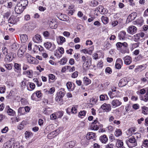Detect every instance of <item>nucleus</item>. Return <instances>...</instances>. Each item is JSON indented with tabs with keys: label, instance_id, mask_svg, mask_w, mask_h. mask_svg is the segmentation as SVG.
Wrapping results in <instances>:
<instances>
[{
	"label": "nucleus",
	"instance_id": "obj_33",
	"mask_svg": "<svg viewBox=\"0 0 148 148\" xmlns=\"http://www.w3.org/2000/svg\"><path fill=\"white\" fill-rule=\"evenodd\" d=\"M66 85L68 89L69 90L73 91V88H71L72 83L71 82H68L66 83Z\"/></svg>",
	"mask_w": 148,
	"mask_h": 148
},
{
	"label": "nucleus",
	"instance_id": "obj_15",
	"mask_svg": "<svg viewBox=\"0 0 148 148\" xmlns=\"http://www.w3.org/2000/svg\"><path fill=\"white\" fill-rule=\"evenodd\" d=\"M56 40L58 43L60 44H62L66 41L65 38L61 36L57 37Z\"/></svg>",
	"mask_w": 148,
	"mask_h": 148
},
{
	"label": "nucleus",
	"instance_id": "obj_44",
	"mask_svg": "<svg viewBox=\"0 0 148 148\" xmlns=\"http://www.w3.org/2000/svg\"><path fill=\"white\" fill-rule=\"evenodd\" d=\"M55 100L58 102H59L62 100V98L57 94V95L55 98Z\"/></svg>",
	"mask_w": 148,
	"mask_h": 148
},
{
	"label": "nucleus",
	"instance_id": "obj_43",
	"mask_svg": "<svg viewBox=\"0 0 148 148\" xmlns=\"http://www.w3.org/2000/svg\"><path fill=\"white\" fill-rule=\"evenodd\" d=\"M134 40L135 41H137L139 40L140 38L139 34H136L134 36Z\"/></svg>",
	"mask_w": 148,
	"mask_h": 148
},
{
	"label": "nucleus",
	"instance_id": "obj_28",
	"mask_svg": "<svg viewBox=\"0 0 148 148\" xmlns=\"http://www.w3.org/2000/svg\"><path fill=\"white\" fill-rule=\"evenodd\" d=\"M99 3L97 0H91L90 5L92 7H95L98 5Z\"/></svg>",
	"mask_w": 148,
	"mask_h": 148
},
{
	"label": "nucleus",
	"instance_id": "obj_58",
	"mask_svg": "<svg viewBox=\"0 0 148 148\" xmlns=\"http://www.w3.org/2000/svg\"><path fill=\"white\" fill-rule=\"evenodd\" d=\"M57 94L62 98L64 95L65 92H64L60 91Z\"/></svg>",
	"mask_w": 148,
	"mask_h": 148
},
{
	"label": "nucleus",
	"instance_id": "obj_45",
	"mask_svg": "<svg viewBox=\"0 0 148 148\" xmlns=\"http://www.w3.org/2000/svg\"><path fill=\"white\" fill-rule=\"evenodd\" d=\"M29 86L31 90L28 89L29 91H31L33 90L35 88V85L33 83H29Z\"/></svg>",
	"mask_w": 148,
	"mask_h": 148
},
{
	"label": "nucleus",
	"instance_id": "obj_55",
	"mask_svg": "<svg viewBox=\"0 0 148 148\" xmlns=\"http://www.w3.org/2000/svg\"><path fill=\"white\" fill-rule=\"evenodd\" d=\"M39 46H37L35 45L34 46V48L33 49V51L34 52V53L38 52V50H39Z\"/></svg>",
	"mask_w": 148,
	"mask_h": 148
},
{
	"label": "nucleus",
	"instance_id": "obj_1",
	"mask_svg": "<svg viewBox=\"0 0 148 148\" xmlns=\"http://www.w3.org/2000/svg\"><path fill=\"white\" fill-rule=\"evenodd\" d=\"M82 62H84L83 67L86 70L89 69L91 64V58L89 56H87L86 58L84 56L82 57Z\"/></svg>",
	"mask_w": 148,
	"mask_h": 148
},
{
	"label": "nucleus",
	"instance_id": "obj_56",
	"mask_svg": "<svg viewBox=\"0 0 148 148\" xmlns=\"http://www.w3.org/2000/svg\"><path fill=\"white\" fill-rule=\"evenodd\" d=\"M113 144L112 143H109L105 146L106 148H113Z\"/></svg>",
	"mask_w": 148,
	"mask_h": 148
},
{
	"label": "nucleus",
	"instance_id": "obj_59",
	"mask_svg": "<svg viewBox=\"0 0 148 148\" xmlns=\"http://www.w3.org/2000/svg\"><path fill=\"white\" fill-rule=\"evenodd\" d=\"M8 127H5L2 130L1 132L2 133H6L8 132Z\"/></svg>",
	"mask_w": 148,
	"mask_h": 148
},
{
	"label": "nucleus",
	"instance_id": "obj_23",
	"mask_svg": "<svg viewBox=\"0 0 148 148\" xmlns=\"http://www.w3.org/2000/svg\"><path fill=\"white\" fill-rule=\"evenodd\" d=\"M23 74H27L28 77L29 78H31L32 76V71L31 70L24 71L23 72Z\"/></svg>",
	"mask_w": 148,
	"mask_h": 148
},
{
	"label": "nucleus",
	"instance_id": "obj_13",
	"mask_svg": "<svg viewBox=\"0 0 148 148\" xmlns=\"http://www.w3.org/2000/svg\"><path fill=\"white\" fill-rule=\"evenodd\" d=\"M33 40L35 42H39L40 41H41L42 40L41 36L39 34H36L34 37H33Z\"/></svg>",
	"mask_w": 148,
	"mask_h": 148
},
{
	"label": "nucleus",
	"instance_id": "obj_24",
	"mask_svg": "<svg viewBox=\"0 0 148 148\" xmlns=\"http://www.w3.org/2000/svg\"><path fill=\"white\" fill-rule=\"evenodd\" d=\"M52 112V110L50 108H45L44 110L43 113L44 114L47 115H49Z\"/></svg>",
	"mask_w": 148,
	"mask_h": 148
},
{
	"label": "nucleus",
	"instance_id": "obj_19",
	"mask_svg": "<svg viewBox=\"0 0 148 148\" xmlns=\"http://www.w3.org/2000/svg\"><path fill=\"white\" fill-rule=\"evenodd\" d=\"M20 39L21 42H25L28 40V36L25 34H21L20 36Z\"/></svg>",
	"mask_w": 148,
	"mask_h": 148
},
{
	"label": "nucleus",
	"instance_id": "obj_52",
	"mask_svg": "<svg viewBox=\"0 0 148 148\" xmlns=\"http://www.w3.org/2000/svg\"><path fill=\"white\" fill-rule=\"evenodd\" d=\"M105 72L109 74H111L112 72V69L109 67H107L105 69Z\"/></svg>",
	"mask_w": 148,
	"mask_h": 148
},
{
	"label": "nucleus",
	"instance_id": "obj_6",
	"mask_svg": "<svg viewBox=\"0 0 148 148\" xmlns=\"http://www.w3.org/2000/svg\"><path fill=\"white\" fill-rule=\"evenodd\" d=\"M32 25L30 23L25 24L23 27V29L26 31H30L33 29Z\"/></svg>",
	"mask_w": 148,
	"mask_h": 148
},
{
	"label": "nucleus",
	"instance_id": "obj_26",
	"mask_svg": "<svg viewBox=\"0 0 148 148\" xmlns=\"http://www.w3.org/2000/svg\"><path fill=\"white\" fill-rule=\"evenodd\" d=\"M18 114L19 115H23L25 114V109L24 107L19 108L18 109Z\"/></svg>",
	"mask_w": 148,
	"mask_h": 148
},
{
	"label": "nucleus",
	"instance_id": "obj_3",
	"mask_svg": "<svg viewBox=\"0 0 148 148\" xmlns=\"http://www.w3.org/2000/svg\"><path fill=\"white\" fill-rule=\"evenodd\" d=\"M45 48L50 50L53 51L54 50L56 47V45L54 44H52L50 42H46L44 44Z\"/></svg>",
	"mask_w": 148,
	"mask_h": 148
},
{
	"label": "nucleus",
	"instance_id": "obj_37",
	"mask_svg": "<svg viewBox=\"0 0 148 148\" xmlns=\"http://www.w3.org/2000/svg\"><path fill=\"white\" fill-rule=\"evenodd\" d=\"M24 50L20 49L18 51V55L19 57H21L24 53Z\"/></svg>",
	"mask_w": 148,
	"mask_h": 148
},
{
	"label": "nucleus",
	"instance_id": "obj_11",
	"mask_svg": "<svg viewBox=\"0 0 148 148\" xmlns=\"http://www.w3.org/2000/svg\"><path fill=\"white\" fill-rule=\"evenodd\" d=\"M124 63L126 65H129L132 62V59L131 57L128 56H127L123 58Z\"/></svg>",
	"mask_w": 148,
	"mask_h": 148
},
{
	"label": "nucleus",
	"instance_id": "obj_27",
	"mask_svg": "<svg viewBox=\"0 0 148 148\" xmlns=\"http://www.w3.org/2000/svg\"><path fill=\"white\" fill-rule=\"evenodd\" d=\"M142 109V112L144 114H148V108L145 106L141 107Z\"/></svg>",
	"mask_w": 148,
	"mask_h": 148
},
{
	"label": "nucleus",
	"instance_id": "obj_12",
	"mask_svg": "<svg viewBox=\"0 0 148 148\" xmlns=\"http://www.w3.org/2000/svg\"><path fill=\"white\" fill-rule=\"evenodd\" d=\"M18 21V18L14 16H11L8 19V23L12 24H15Z\"/></svg>",
	"mask_w": 148,
	"mask_h": 148
},
{
	"label": "nucleus",
	"instance_id": "obj_10",
	"mask_svg": "<svg viewBox=\"0 0 148 148\" xmlns=\"http://www.w3.org/2000/svg\"><path fill=\"white\" fill-rule=\"evenodd\" d=\"M101 108L106 112L110 111L111 109L110 105V104L104 103L101 106Z\"/></svg>",
	"mask_w": 148,
	"mask_h": 148
},
{
	"label": "nucleus",
	"instance_id": "obj_57",
	"mask_svg": "<svg viewBox=\"0 0 148 148\" xmlns=\"http://www.w3.org/2000/svg\"><path fill=\"white\" fill-rule=\"evenodd\" d=\"M36 69L37 70L39 71L40 72H42V71H43L44 70V68H42L41 66L40 65H38V66H37L36 67Z\"/></svg>",
	"mask_w": 148,
	"mask_h": 148
},
{
	"label": "nucleus",
	"instance_id": "obj_53",
	"mask_svg": "<svg viewBox=\"0 0 148 148\" xmlns=\"http://www.w3.org/2000/svg\"><path fill=\"white\" fill-rule=\"evenodd\" d=\"M3 52L5 55H6L8 53L7 49L5 47H4L2 48Z\"/></svg>",
	"mask_w": 148,
	"mask_h": 148
},
{
	"label": "nucleus",
	"instance_id": "obj_21",
	"mask_svg": "<svg viewBox=\"0 0 148 148\" xmlns=\"http://www.w3.org/2000/svg\"><path fill=\"white\" fill-rule=\"evenodd\" d=\"M18 4H20L21 6L25 8L28 4V1L27 0H23L21 1Z\"/></svg>",
	"mask_w": 148,
	"mask_h": 148
},
{
	"label": "nucleus",
	"instance_id": "obj_54",
	"mask_svg": "<svg viewBox=\"0 0 148 148\" xmlns=\"http://www.w3.org/2000/svg\"><path fill=\"white\" fill-rule=\"evenodd\" d=\"M78 75V72L77 71L74 72L72 75L71 77L73 78L77 77Z\"/></svg>",
	"mask_w": 148,
	"mask_h": 148
},
{
	"label": "nucleus",
	"instance_id": "obj_42",
	"mask_svg": "<svg viewBox=\"0 0 148 148\" xmlns=\"http://www.w3.org/2000/svg\"><path fill=\"white\" fill-rule=\"evenodd\" d=\"M27 60L28 62L30 63L34 64L35 63L34 58L33 57H30Z\"/></svg>",
	"mask_w": 148,
	"mask_h": 148
},
{
	"label": "nucleus",
	"instance_id": "obj_49",
	"mask_svg": "<svg viewBox=\"0 0 148 148\" xmlns=\"http://www.w3.org/2000/svg\"><path fill=\"white\" fill-rule=\"evenodd\" d=\"M86 113L85 110L81 111L79 113V116H85Z\"/></svg>",
	"mask_w": 148,
	"mask_h": 148
},
{
	"label": "nucleus",
	"instance_id": "obj_64",
	"mask_svg": "<svg viewBox=\"0 0 148 148\" xmlns=\"http://www.w3.org/2000/svg\"><path fill=\"white\" fill-rule=\"evenodd\" d=\"M143 100L145 101H147L148 100V92L146 93L145 95Z\"/></svg>",
	"mask_w": 148,
	"mask_h": 148
},
{
	"label": "nucleus",
	"instance_id": "obj_46",
	"mask_svg": "<svg viewBox=\"0 0 148 148\" xmlns=\"http://www.w3.org/2000/svg\"><path fill=\"white\" fill-rule=\"evenodd\" d=\"M67 61V59L64 58L61 59L60 64L61 65H64L66 63Z\"/></svg>",
	"mask_w": 148,
	"mask_h": 148
},
{
	"label": "nucleus",
	"instance_id": "obj_38",
	"mask_svg": "<svg viewBox=\"0 0 148 148\" xmlns=\"http://www.w3.org/2000/svg\"><path fill=\"white\" fill-rule=\"evenodd\" d=\"M18 47L19 46L17 44L15 43H13L11 46V48L14 50H16L18 48Z\"/></svg>",
	"mask_w": 148,
	"mask_h": 148
},
{
	"label": "nucleus",
	"instance_id": "obj_39",
	"mask_svg": "<svg viewBox=\"0 0 148 148\" xmlns=\"http://www.w3.org/2000/svg\"><path fill=\"white\" fill-rule=\"evenodd\" d=\"M122 134V132L121 130L119 129H118L116 130L115 131L114 134L116 136H120Z\"/></svg>",
	"mask_w": 148,
	"mask_h": 148
},
{
	"label": "nucleus",
	"instance_id": "obj_34",
	"mask_svg": "<svg viewBox=\"0 0 148 148\" xmlns=\"http://www.w3.org/2000/svg\"><path fill=\"white\" fill-rule=\"evenodd\" d=\"M127 45L125 47H122L121 49V52L122 53H125L127 52L128 49H127Z\"/></svg>",
	"mask_w": 148,
	"mask_h": 148
},
{
	"label": "nucleus",
	"instance_id": "obj_40",
	"mask_svg": "<svg viewBox=\"0 0 148 148\" xmlns=\"http://www.w3.org/2000/svg\"><path fill=\"white\" fill-rule=\"evenodd\" d=\"M99 128V126L98 125H93L91 124L90 129L92 130H97Z\"/></svg>",
	"mask_w": 148,
	"mask_h": 148
},
{
	"label": "nucleus",
	"instance_id": "obj_5",
	"mask_svg": "<svg viewBox=\"0 0 148 148\" xmlns=\"http://www.w3.org/2000/svg\"><path fill=\"white\" fill-rule=\"evenodd\" d=\"M76 143V142L75 140L70 141L66 143L63 148H72L74 147Z\"/></svg>",
	"mask_w": 148,
	"mask_h": 148
},
{
	"label": "nucleus",
	"instance_id": "obj_61",
	"mask_svg": "<svg viewBox=\"0 0 148 148\" xmlns=\"http://www.w3.org/2000/svg\"><path fill=\"white\" fill-rule=\"evenodd\" d=\"M132 107L134 109L137 110L139 108V106L138 104H135L133 105Z\"/></svg>",
	"mask_w": 148,
	"mask_h": 148
},
{
	"label": "nucleus",
	"instance_id": "obj_60",
	"mask_svg": "<svg viewBox=\"0 0 148 148\" xmlns=\"http://www.w3.org/2000/svg\"><path fill=\"white\" fill-rule=\"evenodd\" d=\"M97 9L99 10V12H100L101 13L103 12V7L102 5H99L98 8H97Z\"/></svg>",
	"mask_w": 148,
	"mask_h": 148
},
{
	"label": "nucleus",
	"instance_id": "obj_7",
	"mask_svg": "<svg viewBox=\"0 0 148 148\" xmlns=\"http://www.w3.org/2000/svg\"><path fill=\"white\" fill-rule=\"evenodd\" d=\"M137 16V14L136 12L131 13L129 15L127 18V21L129 22L134 20Z\"/></svg>",
	"mask_w": 148,
	"mask_h": 148
},
{
	"label": "nucleus",
	"instance_id": "obj_18",
	"mask_svg": "<svg viewBox=\"0 0 148 148\" xmlns=\"http://www.w3.org/2000/svg\"><path fill=\"white\" fill-rule=\"evenodd\" d=\"M13 58V56L12 53H9L8 55L7 54L6 58H5V61L6 62H10L12 60Z\"/></svg>",
	"mask_w": 148,
	"mask_h": 148
},
{
	"label": "nucleus",
	"instance_id": "obj_35",
	"mask_svg": "<svg viewBox=\"0 0 148 148\" xmlns=\"http://www.w3.org/2000/svg\"><path fill=\"white\" fill-rule=\"evenodd\" d=\"M56 113L57 118H61L63 115V112L61 111L56 112Z\"/></svg>",
	"mask_w": 148,
	"mask_h": 148
},
{
	"label": "nucleus",
	"instance_id": "obj_8",
	"mask_svg": "<svg viewBox=\"0 0 148 148\" xmlns=\"http://www.w3.org/2000/svg\"><path fill=\"white\" fill-rule=\"evenodd\" d=\"M128 83L127 78L125 77L121 79L118 84L119 87H123L125 86Z\"/></svg>",
	"mask_w": 148,
	"mask_h": 148
},
{
	"label": "nucleus",
	"instance_id": "obj_62",
	"mask_svg": "<svg viewBox=\"0 0 148 148\" xmlns=\"http://www.w3.org/2000/svg\"><path fill=\"white\" fill-rule=\"evenodd\" d=\"M51 119L52 120H54L56 118H57V116H56V114H52L50 116Z\"/></svg>",
	"mask_w": 148,
	"mask_h": 148
},
{
	"label": "nucleus",
	"instance_id": "obj_25",
	"mask_svg": "<svg viewBox=\"0 0 148 148\" xmlns=\"http://www.w3.org/2000/svg\"><path fill=\"white\" fill-rule=\"evenodd\" d=\"M84 82L86 85H88L91 83V80L87 77H85L83 79Z\"/></svg>",
	"mask_w": 148,
	"mask_h": 148
},
{
	"label": "nucleus",
	"instance_id": "obj_22",
	"mask_svg": "<svg viewBox=\"0 0 148 148\" xmlns=\"http://www.w3.org/2000/svg\"><path fill=\"white\" fill-rule=\"evenodd\" d=\"M100 141L103 143H105L108 140V139L105 135L101 136L100 137L99 139Z\"/></svg>",
	"mask_w": 148,
	"mask_h": 148
},
{
	"label": "nucleus",
	"instance_id": "obj_16",
	"mask_svg": "<svg viewBox=\"0 0 148 148\" xmlns=\"http://www.w3.org/2000/svg\"><path fill=\"white\" fill-rule=\"evenodd\" d=\"M127 45V44L125 42L123 43L118 42L116 44V46L117 49L118 50H120L122 47H125Z\"/></svg>",
	"mask_w": 148,
	"mask_h": 148
},
{
	"label": "nucleus",
	"instance_id": "obj_32",
	"mask_svg": "<svg viewBox=\"0 0 148 148\" xmlns=\"http://www.w3.org/2000/svg\"><path fill=\"white\" fill-rule=\"evenodd\" d=\"M122 21V20L121 19H119L118 21H114L112 23V25L113 27H115L117 25L118 23H120Z\"/></svg>",
	"mask_w": 148,
	"mask_h": 148
},
{
	"label": "nucleus",
	"instance_id": "obj_4",
	"mask_svg": "<svg viewBox=\"0 0 148 148\" xmlns=\"http://www.w3.org/2000/svg\"><path fill=\"white\" fill-rule=\"evenodd\" d=\"M24 8L21 6L20 4H17L15 7L14 10L15 12L17 14H20L24 10Z\"/></svg>",
	"mask_w": 148,
	"mask_h": 148
},
{
	"label": "nucleus",
	"instance_id": "obj_30",
	"mask_svg": "<svg viewBox=\"0 0 148 148\" xmlns=\"http://www.w3.org/2000/svg\"><path fill=\"white\" fill-rule=\"evenodd\" d=\"M108 99V97L107 95H101L100 96V100L101 101L107 100Z\"/></svg>",
	"mask_w": 148,
	"mask_h": 148
},
{
	"label": "nucleus",
	"instance_id": "obj_17",
	"mask_svg": "<svg viewBox=\"0 0 148 148\" xmlns=\"http://www.w3.org/2000/svg\"><path fill=\"white\" fill-rule=\"evenodd\" d=\"M96 137L95 134L92 132L88 133L86 136V138L87 139H93Z\"/></svg>",
	"mask_w": 148,
	"mask_h": 148
},
{
	"label": "nucleus",
	"instance_id": "obj_2",
	"mask_svg": "<svg viewBox=\"0 0 148 148\" xmlns=\"http://www.w3.org/2000/svg\"><path fill=\"white\" fill-rule=\"evenodd\" d=\"M126 143L128 146L130 147H135L137 145V143L134 136H132L126 140Z\"/></svg>",
	"mask_w": 148,
	"mask_h": 148
},
{
	"label": "nucleus",
	"instance_id": "obj_51",
	"mask_svg": "<svg viewBox=\"0 0 148 148\" xmlns=\"http://www.w3.org/2000/svg\"><path fill=\"white\" fill-rule=\"evenodd\" d=\"M116 63L118 64L123 65V62L122 59L120 58H118L116 60Z\"/></svg>",
	"mask_w": 148,
	"mask_h": 148
},
{
	"label": "nucleus",
	"instance_id": "obj_50",
	"mask_svg": "<svg viewBox=\"0 0 148 148\" xmlns=\"http://www.w3.org/2000/svg\"><path fill=\"white\" fill-rule=\"evenodd\" d=\"M5 66L6 69L8 70H11L12 68V66L11 64H6Z\"/></svg>",
	"mask_w": 148,
	"mask_h": 148
},
{
	"label": "nucleus",
	"instance_id": "obj_31",
	"mask_svg": "<svg viewBox=\"0 0 148 148\" xmlns=\"http://www.w3.org/2000/svg\"><path fill=\"white\" fill-rule=\"evenodd\" d=\"M101 19L104 24H107L108 22L109 19L107 17L103 16L101 18Z\"/></svg>",
	"mask_w": 148,
	"mask_h": 148
},
{
	"label": "nucleus",
	"instance_id": "obj_9",
	"mask_svg": "<svg viewBox=\"0 0 148 148\" xmlns=\"http://www.w3.org/2000/svg\"><path fill=\"white\" fill-rule=\"evenodd\" d=\"M137 31L136 27L134 26H129L127 29L128 32L131 34H133Z\"/></svg>",
	"mask_w": 148,
	"mask_h": 148
},
{
	"label": "nucleus",
	"instance_id": "obj_20",
	"mask_svg": "<svg viewBox=\"0 0 148 148\" xmlns=\"http://www.w3.org/2000/svg\"><path fill=\"white\" fill-rule=\"evenodd\" d=\"M126 33L124 31L121 32L118 35V37L120 40H123L125 37Z\"/></svg>",
	"mask_w": 148,
	"mask_h": 148
},
{
	"label": "nucleus",
	"instance_id": "obj_63",
	"mask_svg": "<svg viewBox=\"0 0 148 148\" xmlns=\"http://www.w3.org/2000/svg\"><path fill=\"white\" fill-rule=\"evenodd\" d=\"M71 112L74 114L77 113V109L75 107H73L71 109Z\"/></svg>",
	"mask_w": 148,
	"mask_h": 148
},
{
	"label": "nucleus",
	"instance_id": "obj_14",
	"mask_svg": "<svg viewBox=\"0 0 148 148\" xmlns=\"http://www.w3.org/2000/svg\"><path fill=\"white\" fill-rule=\"evenodd\" d=\"M121 102L117 99H115L113 100L111 103L113 107H118L121 105Z\"/></svg>",
	"mask_w": 148,
	"mask_h": 148
},
{
	"label": "nucleus",
	"instance_id": "obj_48",
	"mask_svg": "<svg viewBox=\"0 0 148 148\" xmlns=\"http://www.w3.org/2000/svg\"><path fill=\"white\" fill-rule=\"evenodd\" d=\"M14 67L15 69L17 70H19L21 69V65L18 63L14 64Z\"/></svg>",
	"mask_w": 148,
	"mask_h": 148
},
{
	"label": "nucleus",
	"instance_id": "obj_47",
	"mask_svg": "<svg viewBox=\"0 0 148 148\" xmlns=\"http://www.w3.org/2000/svg\"><path fill=\"white\" fill-rule=\"evenodd\" d=\"M118 144L117 145V147H121L123 146V143L120 140H118Z\"/></svg>",
	"mask_w": 148,
	"mask_h": 148
},
{
	"label": "nucleus",
	"instance_id": "obj_36",
	"mask_svg": "<svg viewBox=\"0 0 148 148\" xmlns=\"http://www.w3.org/2000/svg\"><path fill=\"white\" fill-rule=\"evenodd\" d=\"M7 112L9 115L11 116H13L15 114V112L11 108L7 110Z\"/></svg>",
	"mask_w": 148,
	"mask_h": 148
},
{
	"label": "nucleus",
	"instance_id": "obj_29",
	"mask_svg": "<svg viewBox=\"0 0 148 148\" xmlns=\"http://www.w3.org/2000/svg\"><path fill=\"white\" fill-rule=\"evenodd\" d=\"M27 122L24 121H23L18 126V129L21 130L23 129L24 126L26 125Z\"/></svg>",
	"mask_w": 148,
	"mask_h": 148
},
{
	"label": "nucleus",
	"instance_id": "obj_41",
	"mask_svg": "<svg viewBox=\"0 0 148 148\" xmlns=\"http://www.w3.org/2000/svg\"><path fill=\"white\" fill-rule=\"evenodd\" d=\"M43 35L46 38H48L50 37V33L47 31H45L43 32Z\"/></svg>",
	"mask_w": 148,
	"mask_h": 148
}]
</instances>
